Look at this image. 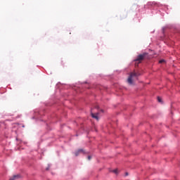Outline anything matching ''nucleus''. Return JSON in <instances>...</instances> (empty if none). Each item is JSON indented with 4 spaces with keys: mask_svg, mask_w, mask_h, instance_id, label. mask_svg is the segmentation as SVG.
I'll use <instances>...</instances> for the list:
<instances>
[{
    "mask_svg": "<svg viewBox=\"0 0 180 180\" xmlns=\"http://www.w3.org/2000/svg\"><path fill=\"white\" fill-rule=\"evenodd\" d=\"M18 178H19V175H15L13 177L10 178V180L18 179Z\"/></svg>",
    "mask_w": 180,
    "mask_h": 180,
    "instance_id": "nucleus-6",
    "label": "nucleus"
},
{
    "mask_svg": "<svg viewBox=\"0 0 180 180\" xmlns=\"http://www.w3.org/2000/svg\"><path fill=\"white\" fill-rule=\"evenodd\" d=\"M112 172H114V174H117V169H114Z\"/></svg>",
    "mask_w": 180,
    "mask_h": 180,
    "instance_id": "nucleus-9",
    "label": "nucleus"
},
{
    "mask_svg": "<svg viewBox=\"0 0 180 180\" xmlns=\"http://www.w3.org/2000/svg\"><path fill=\"white\" fill-rule=\"evenodd\" d=\"M133 77H137V73H131L128 78V82L131 85L133 84Z\"/></svg>",
    "mask_w": 180,
    "mask_h": 180,
    "instance_id": "nucleus-2",
    "label": "nucleus"
},
{
    "mask_svg": "<svg viewBox=\"0 0 180 180\" xmlns=\"http://www.w3.org/2000/svg\"><path fill=\"white\" fill-rule=\"evenodd\" d=\"M81 153H82L83 154H85V150H84V149H79L75 153V155L76 157H78V155H79Z\"/></svg>",
    "mask_w": 180,
    "mask_h": 180,
    "instance_id": "nucleus-3",
    "label": "nucleus"
},
{
    "mask_svg": "<svg viewBox=\"0 0 180 180\" xmlns=\"http://www.w3.org/2000/svg\"><path fill=\"white\" fill-rule=\"evenodd\" d=\"M162 63H165V60L162 59V60H160L159 61V63H160V64H162Z\"/></svg>",
    "mask_w": 180,
    "mask_h": 180,
    "instance_id": "nucleus-8",
    "label": "nucleus"
},
{
    "mask_svg": "<svg viewBox=\"0 0 180 180\" xmlns=\"http://www.w3.org/2000/svg\"><path fill=\"white\" fill-rule=\"evenodd\" d=\"M21 126H22V127H25V124H21Z\"/></svg>",
    "mask_w": 180,
    "mask_h": 180,
    "instance_id": "nucleus-12",
    "label": "nucleus"
},
{
    "mask_svg": "<svg viewBox=\"0 0 180 180\" xmlns=\"http://www.w3.org/2000/svg\"><path fill=\"white\" fill-rule=\"evenodd\" d=\"M154 5H155V2H154V1H149V2L147 3L146 6H148V8H149L150 6H153Z\"/></svg>",
    "mask_w": 180,
    "mask_h": 180,
    "instance_id": "nucleus-5",
    "label": "nucleus"
},
{
    "mask_svg": "<svg viewBox=\"0 0 180 180\" xmlns=\"http://www.w3.org/2000/svg\"><path fill=\"white\" fill-rule=\"evenodd\" d=\"M158 101L160 102V103H161V102H162L161 97H160V96L158 97Z\"/></svg>",
    "mask_w": 180,
    "mask_h": 180,
    "instance_id": "nucleus-7",
    "label": "nucleus"
},
{
    "mask_svg": "<svg viewBox=\"0 0 180 180\" xmlns=\"http://www.w3.org/2000/svg\"><path fill=\"white\" fill-rule=\"evenodd\" d=\"M87 158H88L89 160H91V159L92 158V157H91V155H89Z\"/></svg>",
    "mask_w": 180,
    "mask_h": 180,
    "instance_id": "nucleus-10",
    "label": "nucleus"
},
{
    "mask_svg": "<svg viewBox=\"0 0 180 180\" xmlns=\"http://www.w3.org/2000/svg\"><path fill=\"white\" fill-rule=\"evenodd\" d=\"M91 117H93V119H96V120H99V117L98 116V113H94V112H91Z\"/></svg>",
    "mask_w": 180,
    "mask_h": 180,
    "instance_id": "nucleus-4",
    "label": "nucleus"
},
{
    "mask_svg": "<svg viewBox=\"0 0 180 180\" xmlns=\"http://www.w3.org/2000/svg\"><path fill=\"white\" fill-rule=\"evenodd\" d=\"M148 57V53L144 52L142 54H139L136 56V58L134 59V61H143L145 58Z\"/></svg>",
    "mask_w": 180,
    "mask_h": 180,
    "instance_id": "nucleus-1",
    "label": "nucleus"
},
{
    "mask_svg": "<svg viewBox=\"0 0 180 180\" xmlns=\"http://www.w3.org/2000/svg\"><path fill=\"white\" fill-rule=\"evenodd\" d=\"M125 175H126V176H127V175H129V173L126 172Z\"/></svg>",
    "mask_w": 180,
    "mask_h": 180,
    "instance_id": "nucleus-11",
    "label": "nucleus"
}]
</instances>
